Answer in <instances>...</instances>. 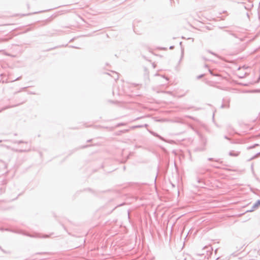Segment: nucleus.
I'll use <instances>...</instances> for the list:
<instances>
[{"label": "nucleus", "mask_w": 260, "mask_h": 260, "mask_svg": "<svg viewBox=\"0 0 260 260\" xmlns=\"http://www.w3.org/2000/svg\"><path fill=\"white\" fill-rule=\"evenodd\" d=\"M260 206V201L258 200L256 202V203L254 204L253 206V209L257 208L258 207Z\"/></svg>", "instance_id": "f257e3e1"}]
</instances>
